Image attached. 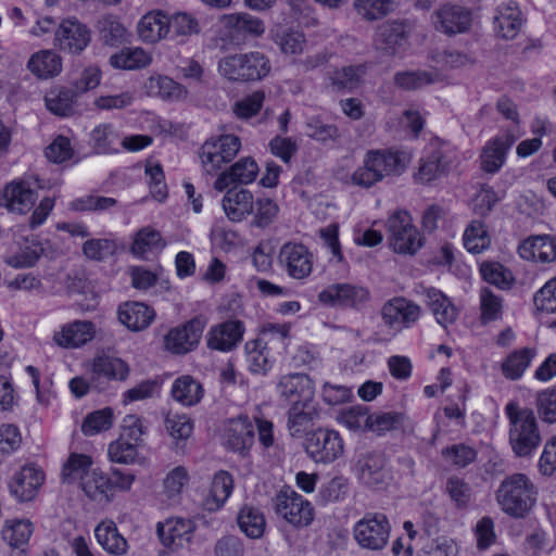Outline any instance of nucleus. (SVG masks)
Wrapping results in <instances>:
<instances>
[{
	"instance_id": "obj_1",
	"label": "nucleus",
	"mask_w": 556,
	"mask_h": 556,
	"mask_svg": "<svg viewBox=\"0 0 556 556\" xmlns=\"http://www.w3.org/2000/svg\"><path fill=\"white\" fill-rule=\"evenodd\" d=\"M412 160L413 154L408 150H369L364 156L362 166L352 173L351 182L368 189L387 177L402 175Z\"/></svg>"
},
{
	"instance_id": "obj_2",
	"label": "nucleus",
	"mask_w": 556,
	"mask_h": 556,
	"mask_svg": "<svg viewBox=\"0 0 556 556\" xmlns=\"http://www.w3.org/2000/svg\"><path fill=\"white\" fill-rule=\"evenodd\" d=\"M538 489L525 473L506 477L496 491V502L502 511L513 518H523L535 506Z\"/></svg>"
},
{
	"instance_id": "obj_3",
	"label": "nucleus",
	"mask_w": 556,
	"mask_h": 556,
	"mask_svg": "<svg viewBox=\"0 0 556 556\" xmlns=\"http://www.w3.org/2000/svg\"><path fill=\"white\" fill-rule=\"evenodd\" d=\"M505 413L509 420L508 438L513 452L519 457L531 455L541 443L534 413L520 408L516 403H508Z\"/></svg>"
},
{
	"instance_id": "obj_4",
	"label": "nucleus",
	"mask_w": 556,
	"mask_h": 556,
	"mask_svg": "<svg viewBox=\"0 0 556 556\" xmlns=\"http://www.w3.org/2000/svg\"><path fill=\"white\" fill-rule=\"evenodd\" d=\"M387 239L390 249L403 255L416 254L424 244L418 228L406 211H396L387 220Z\"/></svg>"
},
{
	"instance_id": "obj_5",
	"label": "nucleus",
	"mask_w": 556,
	"mask_h": 556,
	"mask_svg": "<svg viewBox=\"0 0 556 556\" xmlns=\"http://www.w3.org/2000/svg\"><path fill=\"white\" fill-rule=\"evenodd\" d=\"M455 159L453 147L446 142L434 140L429 143L425 154L419 159L414 180L420 185H428L444 177Z\"/></svg>"
},
{
	"instance_id": "obj_6",
	"label": "nucleus",
	"mask_w": 556,
	"mask_h": 556,
	"mask_svg": "<svg viewBox=\"0 0 556 556\" xmlns=\"http://www.w3.org/2000/svg\"><path fill=\"white\" fill-rule=\"evenodd\" d=\"M421 315V306L405 296L388 300L380 309L381 325L391 338L414 327Z\"/></svg>"
},
{
	"instance_id": "obj_7",
	"label": "nucleus",
	"mask_w": 556,
	"mask_h": 556,
	"mask_svg": "<svg viewBox=\"0 0 556 556\" xmlns=\"http://www.w3.org/2000/svg\"><path fill=\"white\" fill-rule=\"evenodd\" d=\"M240 149V138L235 135H222L206 140L199 151L203 170L208 175L217 174L236 157Z\"/></svg>"
},
{
	"instance_id": "obj_8",
	"label": "nucleus",
	"mask_w": 556,
	"mask_h": 556,
	"mask_svg": "<svg viewBox=\"0 0 556 556\" xmlns=\"http://www.w3.org/2000/svg\"><path fill=\"white\" fill-rule=\"evenodd\" d=\"M391 525L382 513H366L353 527V538L362 547L381 551L389 542Z\"/></svg>"
},
{
	"instance_id": "obj_9",
	"label": "nucleus",
	"mask_w": 556,
	"mask_h": 556,
	"mask_svg": "<svg viewBox=\"0 0 556 556\" xmlns=\"http://www.w3.org/2000/svg\"><path fill=\"white\" fill-rule=\"evenodd\" d=\"M273 502L276 515L293 527H307L314 519L311 502L289 486L281 489Z\"/></svg>"
},
{
	"instance_id": "obj_10",
	"label": "nucleus",
	"mask_w": 556,
	"mask_h": 556,
	"mask_svg": "<svg viewBox=\"0 0 556 556\" xmlns=\"http://www.w3.org/2000/svg\"><path fill=\"white\" fill-rule=\"evenodd\" d=\"M37 200L30 178L20 177L7 182L0 190V207L9 213L25 215Z\"/></svg>"
},
{
	"instance_id": "obj_11",
	"label": "nucleus",
	"mask_w": 556,
	"mask_h": 556,
	"mask_svg": "<svg viewBox=\"0 0 556 556\" xmlns=\"http://www.w3.org/2000/svg\"><path fill=\"white\" fill-rule=\"evenodd\" d=\"M46 480L45 471L36 464H26L11 476L8 489L17 502H30L36 498Z\"/></svg>"
},
{
	"instance_id": "obj_12",
	"label": "nucleus",
	"mask_w": 556,
	"mask_h": 556,
	"mask_svg": "<svg viewBox=\"0 0 556 556\" xmlns=\"http://www.w3.org/2000/svg\"><path fill=\"white\" fill-rule=\"evenodd\" d=\"M278 263L289 277L300 280L313 271L314 255L305 244L289 241L280 248Z\"/></svg>"
},
{
	"instance_id": "obj_13",
	"label": "nucleus",
	"mask_w": 556,
	"mask_h": 556,
	"mask_svg": "<svg viewBox=\"0 0 556 556\" xmlns=\"http://www.w3.org/2000/svg\"><path fill=\"white\" fill-rule=\"evenodd\" d=\"M305 450L314 462L327 464L342 455L343 441L334 430L318 429L306 439Z\"/></svg>"
},
{
	"instance_id": "obj_14",
	"label": "nucleus",
	"mask_w": 556,
	"mask_h": 556,
	"mask_svg": "<svg viewBox=\"0 0 556 556\" xmlns=\"http://www.w3.org/2000/svg\"><path fill=\"white\" fill-rule=\"evenodd\" d=\"M354 471L358 481L369 488L380 489L390 480L386 458L376 452L362 454L355 462Z\"/></svg>"
},
{
	"instance_id": "obj_15",
	"label": "nucleus",
	"mask_w": 556,
	"mask_h": 556,
	"mask_svg": "<svg viewBox=\"0 0 556 556\" xmlns=\"http://www.w3.org/2000/svg\"><path fill=\"white\" fill-rule=\"evenodd\" d=\"M410 27L405 22H388L381 25L375 38V46L387 55H403L407 48Z\"/></svg>"
},
{
	"instance_id": "obj_16",
	"label": "nucleus",
	"mask_w": 556,
	"mask_h": 556,
	"mask_svg": "<svg viewBox=\"0 0 556 556\" xmlns=\"http://www.w3.org/2000/svg\"><path fill=\"white\" fill-rule=\"evenodd\" d=\"M55 46L62 51L77 54L86 49L90 41L88 28L76 18H66L55 30Z\"/></svg>"
},
{
	"instance_id": "obj_17",
	"label": "nucleus",
	"mask_w": 556,
	"mask_h": 556,
	"mask_svg": "<svg viewBox=\"0 0 556 556\" xmlns=\"http://www.w3.org/2000/svg\"><path fill=\"white\" fill-rule=\"evenodd\" d=\"M128 372L129 368L123 359L106 354L97 355L90 365V384L103 390L105 382L124 380Z\"/></svg>"
},
{
	"instance_id": "obj_18",
	"label": "nucleus",
	"mask_w": 556,
	"mask_h": 556,
	"mask_svg": "<svg viewBox=\"0 0 556 556\" xmlns=\"http://www.w3.org/2000/svg\"><path fill=\"white\" fill-rule=\"evenodd\" d=\"M369 299L363 287L350 283L331 285L318 294V300L329 306L357 307Z\"/></svg>"
},
{
	"instance_id": "obj_19",
	"label": "nucleus",
	"mask_w": 556,
	"mask_h": 556,
	"mask_svg": "<svg viewBox=\"0 0 556 556\" xmlns=\"http://www.w3.org/2000/svg\"><path fill=\"white\" fill-rule=\"evenodd\" d=\"M522 260L549 264L556 262V237L552 235H534L522 240L517 249Z\"/></svg>"
},
{
	"instance_id": "obj_20",
	"label": "nucleus",
	"mask_w": 556,
	"mask_h": 556,
	"mask_svg": "<svg viewBox=\"0 0 556 556\" xmlns=\"http://www.w3.org/2000/svg\"><path fill=\"white\" fill-rule=\"evenodd\" d=\"M96 325L90 320L67 323L53 333V342L62 349H79L96 337Z\"/></svg>"
},
{
	"instance_id": "obj_21",
	"label": "nucleus",
	"mask_w": 556,
	"mask_h": 556,
	"mask_svg": "<svg viewBox=\"0 0 556 556\" xmlns=\"http://www.w3.org/2000/svg\"><path fill=\"white\" fill-rule=\"evenodd\" d=\"M194 530L195 523L192 519L180 517L170 518L157 525V534L162 544L173 551L190 543Z\"/></svg>"
},
{
	"instance_id": "obj_22",
	"label": "nucleus",
	"mask_w": 556,
	"mask_h": 556,
	"mask_svg": "<svg viewBox=\"0 0 556 556\" xmlns=\"http://www.w3.org/2000/svg\"><path fill=\"white\" fill-rule=\"evenodd\" d=\"M424 302L435 321L443 328H447L457 320L459 315L458 307L441 290L433 287L426 288L424 290Z\"/></svg>"
},
{
	"instance_id": "obj_23",
	"label": "nucleus",
	"mask_w": 556,
	"mask_h": 556,
	"mask_svg": "<svg viewBox=\"0 0 556 556\" xmlns=\"http://www.w3.org/2000/svg\"><path fill=\"white\" fill-rule=\"evenodd\" d=\"M258 172V165L253 157H241L227 170L218 175L214 182V188L222 192L231 184L249 185L256 179Z\"/></svg>"
},
{
	"instance_id": "obj_24",
	"label": "nucleus",
	"mask_w": 556,
	"mask_h": 556,
	"mask_svg": "<svg viewBox=\"0 0 556 556\" xmlns=\"http://www.w3.org/2000/svg\"><path fill=\"white\" fill-rule=\"evenodd\" d=\"M517 137L511 131H506L489 140L481 153V167L486 173H496L505 163L508 150L515 143Z\"/></svg>"
},
{
	"instance_id": "obj_25",
	"label": "nucleus",
	"mask_w": 556,
	"mask_h": 556,
	"mask_svg": "<svg viewBox=\"0 0 556 556\" xmlns=\"http://www.w3.org/2000/svg\"><path fill=\"white\" fill-rule=\"evenodd\" d=\"M279 394L293 402H307L314 400L315 386L313 380L304 374H289L282 376L277 384Z\"/></svg>"
},
{
	"instance_id": "obj_26",
	"label": "nucleus",
	"mask_w": 556,
	"mask_h": 556,
	"mask_svg": "<svg viewBox=\"0 0 556 556\" xmlns=\"http://www.w3.org/2000/svg\"><path fill=\"white\" fill-rule=\"evenodd\" d=\"M243 332L242 321L237 319L224 321L212 327L208 332L207 345L213 350L228 352L242 340Z\"/></svg>"
},
{
	"instance_id": "obj_27",
	"label": "nucleus",
	"mask_w": 556,
	"mask_h": 556,
	"mask_svg": "<svg viewBox=\"0 0 556 556\" xmlns=\"http://www.w3.org/2000/svg\"><path fill=\"white\" fill-rule=\"evenodd\" d=\"M203 331L199 320H191L180 328L172 329L165 337V346L175 354H185L198 343Z\"/></svg>"
},
{
	"instance_id": "obj_28",
	"label": "nucleus",
	"mask_w": 556,
	"mask_h": 556,
	"mask_svg": "<svg viewBox=\"0 0 556 556\" xmlns=\"http://www.w3.org/2000/svg\"><path fill=\"white\" fill-rule=\"evenodd\" d=\"M223 442L236 452L248 450L254 442V428L248 417L240 416L228 420L223 432Z\"/></svg>"
},
{
	"instance_id": "obj_29",
	"label": "nucleus",
	"mask_w": 556,
	"mask_h": 556,
	"mask_svg": "<svg viewBox=\"0 0 556 556\" xmlns=\"http://www.w3.org/2000/svg\"><path fill=\"white\" fill-rule=\"evenodd\" d=\"M434 24L447 35L464 33L470 27L471 14L462 7L444 5L437 11Z\"/></svg>"
},
{
	"instance_id": "obj_30",
	"label": "nucleus",
	"mask_w": 556,
	"mask_h": 556,
	"mask_svg": "<svg viewBox=\"0 0 556 556\" xmlns=\"http://www.w3.org/2000/svg\"><path fill=\"white\" fill-rule=\"evenodd\" d=\"M224 212L231 222H241L254 211V198L247 189H228L222 201Z\"/></svg>"
},
{
	"instance_id": "obj_31",
	"label": "nucleus",
	"mask_w": 556,
	"mask_h": 556,
	"mask_svg": "<svg viewBox=\"0 0 556 556\" xmlns=\"http://www.w3.org/2000/svg\"><path fill=\"white\" fill-rule=\"evenodd\" d=\"M45 252V243L35 237H25L18 242V250L4 257V263L16 269L34 267Z\"/></svg>"
},
{
	"instance_id": "obj_32",
	"label": "nucleus",
	"mask_w": 556,
	"mask_h": 556,
	"mask_svg": "<svg viewBox=\"0 0 556 556\" xmlns=\"http://www.w3.org/2000/svg\"><path fill=\"white\" fill-rule=\"evenodd\" d=\"M137 33L143 42H159L169 33V17L161 11L148 12L138 22Z\"/></svg>"
},
{
	"instance_id": "obj_33",
	"label": "nucleus",
	"mask_w": 556,
	"mask_h": 556,
	"mask_svg": "<svg viewBox=\"0 0 556 556\" xmlns=\"http://www.w3.org/2000/svg\"><path fill=\"white\" fill-rule=\"evenodd\" d=\"M318 413L314 400L293 402L288 410V430L292 437L301 438L312 427Z\"/></svg>"
},
{
	"instance_id": "obj_34",
	"label": "nucleus",
	"mask_w": 556,
	"mask_h": 556,
	"mask_svg": "<svg viewBox=\"0 0 556 556\" xmlns=\"http://www.w3.org/2000/svg\"><path fill=\"white\" fill-rule=\"evenodd\" d=\"M26 67L38 79H50L62 72V59L55 51L43 49L30 55Z\"/></svg>"
},
{
	"instance_id": "obj_35",
	"label": "nucleus",
	"mask_w": 556,
	"mask_h": 556,
	"mask_svg": "<svg viewBox=\"0 0 556 556\" xmlns=\"http://www.w3.org/2000/svg\"><path fill=\"white\" fill-rule=\"evenodd\" d=\"M189 482L190 473L187 467L179 465L169 469L162 482L163 502L168 505L179 504Z\"/></svg>"
},
{
	"instance_id": "obj_36",
	"label": "nucleus",
	"mask_w": 556,
	"mask_h": 556,
	"mask_svg": "<svg viewBox=\"0 0 556 556\" xmlns=\"http://www.w3.org/2000/svg\"><path fill=\"white\" fill-rule=\"evenodd\" d=\"M154 316V311L140 302H128L118 307L119 321L134 331L147 328Z\"/></svg>"
},
{
	"instance_id": "obj_37",
	"label": "nucleus",
	"mask_w": 556,
	"mask_h": 556,
	"mask_svg": "<svg viewBox=\"0 0 556 556\" xmlns=\"http://www.w3.org/2000/svg\"><path fill=\"white\" fill-rule=\"evenodd\" d=\"M98 543L104 551L112 555H125L129 545L127 540L118 532L114 521H101L94 529Z\"/></svg>"
},
{
	"instance_id": "obj_38",
	"label": "nucleus",
	"mask_w": 556,
	"mask_h": 556,
	"mask_svg": "<svg viewBox=\"0 0 556 556\" xmlns=\"http://www.w3.org/2000/svg\"><path fill=\"white\" fill-rule=\"evenodd\" d=\"M495 31L504 39H513L521 27V13L515 2L502 4L494 18Z\"/></svg>"
},
{
	"instance_id": "obj_39",
	"label": "nucleus",
	"mask_w": 556,
	"mask_h": 556,
	"mask_svg": "<svg viewBox=\"0 0 556 556\" xmlns=\"http://www.w3.org/2000/svg\"><path fill=\"white\" fill-rule=\"evenodd\" d=\"M144 88L149 96L163 100H179L187 96L186 88L165 75H154L148 78Z\"/></svg>"
},
{
	"instance_id": "obj_40",
	"label": "nucleus",
	"mask_w": 556,
	"mask_h": 556,
	"mask_svg": "<svg viewBox=\"0 0 556 556\" xmlns=\"http://www.w3.org/2000/svg\"><path fill=\"white\" fill-rule=\"evenodd\" d=\"M93 460L87 454L71 453L63 464L61 479L64 483H81L94 469Z\"/></svg>"
},
{
	"instance_id": "obj_41",
	"label": "nucleus",
	"mask_w": 556,
	"mask_h": 556,
	"mask_svg": "<svg viewBox=\"0 0 556 556\" xmlns=\"http://www.w3.org/2000/svg\"><path fill=\"white\" fill-rule=\"evenodd\" d=\"M121 135L112 124H100L90 132V144L96 153H116L121 147Z\"/></svg>"
},
{
	"instance_id": "obj_42",
	"label": "nucleus",
	"mask_w": 556,
	"mask_h": 556,
	"mask_svg": "<svg viewBox=\"0 0 556 556\" xmlns=\"http://www.w3.org/2000/svg\"><path fill=\"white\" fill-rule=\"evenodd\" d=\"M245 353L248 367L252 374L265 376L273 368L274 359L265 342L257 339L248 341Z\"/></svg>"
},
{
	"instance_id": "obj_43",
	"label": "nucleus",
	"mask_w": 556,
	"mask_h": 556,
	"mask_svg": "<svg viewBox=\"0 0 556 556\" xmlns=\"http://www.w3.org/2000/svg\"><path fill=\"white\" fill-rule=\"evenodd\" d=\"M76 92L66 87L51 88L45 96L46 108L54 115L68 116L74 111Z\"/></svg>"
},
{
	"instance_id": "obj_44",
	"label": "nucleus",
	"mask_w": 556,
	"mask_h": 556,
	"mask_svg": "<svg viewBox=\"0 0 556 556\" xmlns=\"http://www.w3.org/2000/svg\"><path fill=\"white\" fill-rule=\"evenodd\" d=\"M152 54L143 48H126L110 58V64L121 70H140L152 63Z\"/></svg>"
},
{
	"instance_id": "obj_45",
	"label": "nucleus",
	"mask_w": 556,
	"mask_h": 556,
	"mask_svg": "<svg viewBox=\"0 0 556 556\" xmlns=\"http://www.w3.org/2000/svg\"><path fill=\"white\" fill-rule=\"evenodd\" d=\"M165 247L161 233L154 228L147 226L138 230L134 236L131 253L135 256L146 258L148 254L161 251Z\"/></svg>"
},
{
	"instance_id": "obj_46",
	"label": "nucleus",
	"mask_w": 556,
	"mask_h": 556,
	"mask_svg": "<svg viewBox=\"0 0 556 556\" xmlns=\"http://www.w3.org/2000/svg\"><path fill=\"white\" fill-rule=\"evenodd\" d=\"M271 38L286 56L302 54L307 45L304 33L291 28H279L273 31Z\"/></svg>"
},
{
	"instance_id": "obj_47",
	"label": "nucleus",
	"mask_w": 556,
	"mask_h": 556,
	"mask_svg": "<svg viewBox=\"0 0 556 556\" xmlns=\"http://www.w3.org/2000/svg\"><path fill=\"white\" fill-rule=\"evenodd\" d=\"M233 490V479L227 471H218L214 475L210 495L205 501L208 510H218L224 506Z\"/></svg>"
},
{
	"instance_id": "obj_48",
	"label": "nucleus",
	"mask_w": 556,
	"mask_h": 556,
	"mask_svg": "<svg viewBox=\"0 0 556 556\" xmlns=\"http://www.w3.org/2000/svg\"><path fill=\"white\" fill-rule=\"evenodd\" d=\"M79 485L84 493L97 503L111 501V479L100 470L94 469Z\"/></svg>"
},
{
	"instance_id": "obj_49",
	"label": "nucleus",
	"mask_w": 556,
	"mask_h": 556,
	"mask_svg": "<svg viewBox=\"0 0 556 556\" xmlns=\"http://www.w3.org/2000/svg\"><path fill=\"white\" fill-rule=\"evenodd\" d=\"M172 396L184 406H192L202 399L203 389L200 382L192 377L181 376L172 386Z\"/></svg>"
},
{
	"instance_id": "obj_50",
	"label": "nucleus",
	"mask_w": 556,
	"mask_h": 556,
	"mask_svg": "<svg viewBox=\"0 0 556 556\" xmlns=\"http://www.w3.org/2000/svg\"><path fill=\"white\" fill-rule=\"evenodd\" d=\"M439 78L437 70L402 71L394 75V84L404 90H417L434 84Z\"/></svg>"
},
{
	"instance_id": "obj_51",
	"label": "nucleus",
	"mask_w": 556,
	"mask_h": 556,
	"mask_svg": "<svg viewBox=\"0 0 556 556\" xmlns=\"http://www.w3.org/2000/svg\"><path fill=\"white\" fill-rule=\"evenodd\" d=\"M97 28L101 40L111 47H117L128 41V30L114 15H104L98 23Z\"/></svg>"
},
{
	"instance_id": "obj_52",
	"label": "nucleus",
	"mask_w": 556,
	"mask_h": 556,
	"mask_svg": "<svg viewBox=\"0 0 556 556\" xmlns=\"http://www.w3.org/2000/svg\"><path fill=\"white\" fill-rule=\"evenodd\" d=\"M223 24L238 33H247L258 37L265 33L263 21L249 13H231L223 16Z\"/></svg>"
},
{
	"instance_id": "obj_53",
	"label": "nucleus",
	"mask_w": 556,
	"mask_h": 556,
	"mask_svg": "<svg viewBox=\"0 0 556 556\" xmlns=\"http://www.w3.org/2000/svg\"><path fill=\"white\" fill-rule=\"evenodd\" d=\"M240 530L251 539H258L263 535L266 521L263 513L252 506H243L238 515Z\"/></svg>"
},
{
	"instance_id": "obj_54",
	"label": "nucleus",
	"mask_w": 556,
	"mask_h": 556,
	"mask_svg": "<svg viewBox=\"0 0 556 556\" xmlns=\"http://www.w3.org/2000/svg\"><path fill=\"white\" fill-rule=\"evenodd\" d=\"M271 63L267 55L260 51L243 53L244 81L262 80L269 75Z\"/></svg>"
},
{
	"instance_id": "obj_55",
	"label": "nucleus",
	"mask_w": 556,
	"mask_h": 556,
	"mask_svg": "<svg viewBox=\"0 0 556 556\" xmlns=\"http://www.w3.org/2000/svg\"><path fill=\"white\" fill-rule=\"evenodd\" d=\"M353 8L365 21L381 20L395 10L394 0H354Z\"/></svg>"
},
{
	"instance_id": "obj_56",
	"label": "nucleus",
	"mask_w": 556,
	"mask_h": 556,
	"mask_svg": "<svg viewBox=\"0 0 556 556\" xmlns=\"http://www.w3.org/2000/svg\"><path fill=\"white\" fill-rule=\"evenodd\" d=\"M34 531L28 519H11L4 522L2 539L11 546L18 547L26 544Z\"/></svg>"
},
{
	"instance_id": "obj_57",
	"label": "nucleus",
	"mask_w": 556,
	"mask_h": 556,
	"mask_svg": "<svg viewBox=\"0 0 556 556\" xmlns=\"http://www.w3.org/2000/svg\"><path fill=\"white\" fill-rule=\"evenodd\" d=\"M480 320L483 325L496 321L503 315V298L484 287L479 292Z\"/></svg>"
},
{
	"instance_id": "obj_58",
	"label": "nucleus",
	"mask_w": 556,
	"mask_h": 556,
	"mask_svg": "<svg viewBox=\"0 0 556 556\" xmlns=\"http://www.w3.org/2000/svg\"><path fill=\"white\" fill-rule=\"evenodd\" d=\"M164 428L176 446L190 438L193 431L192 420L185 414L168 413L164 419Z\"/></svg>"
},
{
	"instance_id": "obj_59",
	"label": "nucleus",
	"mask_w": 556,
	"mask_h": 556,
	"mask_svg": "<svg viewBox=\"0 0 556 556\" xmlns=\"http://www.w3.org/2000/svg\"><path fill=\"white\" fill-rule=\"evenodd\" d=\"M464 245L468 252L478 254L490 247L491 239L481 220H472L465 229Z\"/></svg>"
},
{
	"instance_id": "obj_60",
	"label": "nucleus",
	"mask_w": 556,
	"mask_h": 556,
	"mask_svg": "<svg viewBox=\"0 0 556 556\" xmlns=\"http://www.w3.org/2000/svg\"><path fill=\"white\" fill-rule=\"evenodd\" d=\"M482 278L498 289H509L514 282L511 271L498 262H483L480 265Z\"/></svg>"
},
{
	"instance_id": "obj_61",
	"label": "nucleus",
	"mask_w": 556,
	"mask_h": 556,
	"mask_svg": "<svg viewBox=\"0 0 556 556\" xmlns=\"http://www.w3.org/2000/svg\"><path fill=\"white\" fill-rule=\"evenodd\" d=\"M535 356V350L525 348L511 353L503 363V372L507 378L518 379L530 365Z\"/></svg>"
},
{
	"instance_id": "obj_62",
	"label": "nucleus",
	"mask_w": 556,
	"mask_h": 556,
	"mask_svg": "<svg viewBox=\"0 0 556 556\" xmlns=\"http://www.w3.org/2000/svg\"><path fill=\"white\" fill-rule=\"evenodd\" d=\"M365 71L364 65H349L336 70L330 75L331 85L337 90L355 89L359 85Z\"/></svg>"
},
{
	"instance_id": "obj_63",
	"label": "nucleus",
	"mask_w": 556,
	"mask_h": 556,
	"mask_svg": "<svg viewBox=\"0 0 556 556\" xmlns=\"http://www.w3.org/2000/svg\"><path fill=\"white\" fill-rule=\"evenodd\" d=\"M138 447L137 443L119 435L109 444L108 455L112 463L128 465L135 463L138 456Z\"/></svg>"
},
{
	"instance_id": "obj_64",
	"label": "nucleus",
	"mask_w": 556,
	"mask_h": 556,
	"mask_svg": "<svg viewBox=\"0 0 556 556\" xmlns=\"http://www.w3.org/2000/svg\"><path fill=\"white\" fill-rule=\"evenodd\" d=\"M113 425V412L111 408H104L92 412L86 416L81 425V432L91 437L99 432L109 430Z\"/></svg>"
}]
</instances>
